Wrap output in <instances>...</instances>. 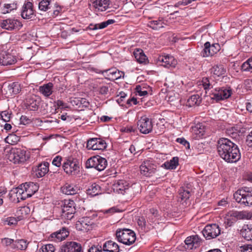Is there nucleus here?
Segmentation results:
<instances>
[{
    "mask_svg": "<svg viewBox=\"0 0 252 252\" xmlns=\"http://www.w3.org/2000/svg\"><path fill=\"white\" fill-rule=\"evenodd\" d=\"M217 150L220 156L225 161L236 162L241 158L238 146L227 138H220L217 142Z\"/></svg>",
    "mask_w": 252,
    "mask_h": 252,
    "instance_id": "1",
    "label": "nucleus"
},
{
    "mask_svg": "<svg viewBox=\"0 0 252 252\" xmlns=\"http://www.w3.org/2000/svg\"><path fill=\"white\" fill-rule=\"evenodd\" d=\"M212 88V84L210 83L208 78H206V100L211 103L227 99L232 94V90L230 87H228V88H223L218 91L215 89L214 92L211 91L212 94L209 93V94H208L207 90Z\"/></svg>",
    "mask_w": 252,
    "mask_h": 252,
    "instance_id": "2",
    "label": "nucleus"
},
{
    "mask_svg": "<svg viewBox=\"0 0 252 252\" xmlns=\"http://www.w3.org/2000/svg\"><path fill=\"white\" fill-rule=\"evenodd\" d=\"M237 202L244 206H252V189L248 188L237 190L233 194Z\"/></svg>",
    "mask_w": 252,
    "mask_h": 252,
    "instance_id": "3",
    "label": "nucleus"
},
{
    "mask_svg": "<svg viewBox=\"0 0 252 252\" xmlns=\"http://www.w3.org/2000/svg\"><path fill=\"white\" fill-rule=\"evenodd\" d=\"M119 242L126 245H130L135 242L136 235L134 232L127 228H119L116 233Z\"/></svg>",
    "mask_w": 252,
    "mask_h": 252,
    "instance_id": "4",
    "label": "nucleus"
},
{
    "mask_svg": "<svg viewBox=\"0 0 252 252\" xmlns=\"http://www.w3.org/2000/svg\"><path fill=\"white\" fill-rule=\"evenodd\" d=\"M64 172L71 175H76L80 172L79 162L72 157L65 159L63 165Z\"/></svg>",
    "mask_w": 252,
    "mask_h": 252,
    "instance_id": "5",
    "label": "nucleus"
},
{
    "mask_svg": "<svg viewBox=\"0 0 252 252\" xmlns=\"http://www.w3.org/2000/svg\"><path fill=\"white\" fill-rule=\"evenodd\" d=\"M107 165V160L99 156H94L89 158L86 162L87 168H94L99 171L104 170Z\"/></svg>",
    "mask_w": 252,
    "mask_h": 252,
    "instance_id": "6",
    "label": "nucleus"
},
{
    "mask_svg": "<svg viewBox=\"0 0 252 252\" xmlns=\"http://www.w3.org/2000/svg\"><path fill=\"white\" fill-rule=\"evenodd\" d=\"M75 212V203L73 200H65L62 206V217L70 220Z\"/></svg>",
    "mask_w": 252,
    "mask_h": 252,
    "instance_id": "7",
    "label": "nucleus"
},
{
    "mask_svg": "<svg viewBox=\"0 0 252 252\" xmlns=\"http://www.w3.org/2000/svg\"><path fill=\"white\" fill-rule=\"evenodd\" d=\"M201 242V239L197 235L188 237L184 241V246H180V250L183 251V248L186 250H191L198 247Z\"/></svg>",
    "mask_w": 252,
    "mask_h": 252,
    "instance_id": "8",
    "label": "nucleus"
},
{
    "mask_svg": "<svg viewBox=\"0 0 252 252\" xmlns=\"http://www.w3.org/2000/svg\"><path fill=\"white\" fill-rule=\"evenodd\" d=\"M28 156L26 155V152L21 149L12 150L9 155V158L14 163L23 162L27 160Z\"/></svg>",
    "mask_w": 252,
    "mask_h": 252,
    "instance_id": "9",
    "label": "nucleus"
},
{
    "mask_svg": "<svg viewBox=\"0 0 252 252\" xmlns=\"http://www.w3.org/2000/svg\"><path fill=\"white\" fill-rule=\"evenodd\" d=\"M137 126L139 131L143 134L149 133L153 129L151 120L146 116L141 117L137 122Z\"/></svg>",
    "mask_w": 252,
    "mask_h": 252,
    "instance_id": "10",
    "label": "nucleus"
},
{
    "mask_svg": "<svg viewBox=\"0 0 252 252\" xmlns=\"http://www.w3.org/2000/svg\"><path fill=\"white\" fill-rule=\"evenodd\" d=\"M86 147L88 150H103L106 148L107 144L103 140L93 138L88 140Z\"/></svg>",
    "mask_w": 252,
    "mask_h": 252,
    "instance_id": "11",
    "label": "nucleus"
},
{
    "mask_svg": "<svg viewBox=\"0 0 252 252\" xmlns=\"http://www.w3.org/2000/svg\"><path fill=\"white\" fill-rule=\"evenodd\" d=\"M140 169L142 174L146 176H150L155 173L156 165L150 160H145L140 165Z\"/></svg>",
    "mask_w": 252,
    "mask_h": 252,
    "instance_id": "12",
    "label": "nucleus"
},
{
    "mask_svg": "<svg viewBox=\"0 0 252 252\" xmlns=\"http://www.w3.org/2000/svg\"><path fill=\"white\" fill-rule=\"evenodd\" d=\"M40 102L41 98L40 97L35 95H32L26 99V105L27 108L29 110L36 111L38 109Z\"/></svg>",
    "mask_w": 252,
    "mask_h": 252,
    "instance_id": "13",
    "label": "nucleus"
},
{
    "mask_svg": "<svg viewBox=\"0 0 252 252\" xmlns=\"http://www.w3.org/2000/svg\"><path fill=\"white\" fill-rule=\"evenodd\" d=\"M59 252H83V250L80 244L71 241L63 245Z\"/></svg>",
    "mask_w": 252,
    "mask_h": 252,
    "instance_id": "14",
    "label": "nucleus"
},
{
    "mask_svg": "<svg viewBox=\"0 0 252 252\" xmlns=\"http://www.w3.org/2000/svg\"><path fill=\"white\" fill-rule=\"evenodd\" d=\"M22 26L21 22L13 19L4 20L1 23L2 28L9 31H11L15 29H19Z\"/></svg>",
    "mask_w": 252,
    "mask_h": 252,
    "instance_id": "15",
    "label": "nucleus"
},
{
    "mask_svg": "<svg viewBox=\"0 0 252 252\" xmlns=\"http://www.w3.org/2000/svg\"><path fill=\"white\" fill-rule=\"evenodd\" d=\"M220 234V229L216 223L206 224V239H210L216 238Z\"/></svg>",
    "mask_w": 252,
    "mask_h": 252,
    "instance_id": "16",
    "label": "nucleus"
},
{
    "mask_svg": "<svg viewBox=\"0 0 252 252\" xmlns=\"http://www.w3.org/2000/svg\"><path fill=\"white\" fill-rule=\"evenodd\" d=\"M190 184H187L186 186H183L180 188L179 190V199H181V202L182 203L186 202L187 201L191 195L192 189L190 188Z\"/></svg>",
    "mask_w": 252,
    "mask_h": 252,
    "instance_id": "17",
    "label": "nucleus"
},
{
    "mask_svg": "<svg viewBox=\"0 0 252 252\" xmlns=\"http://www.w3.org/2000/svg\"><path fill=\"white\" fill-rule=\"evenodd\" d=\"M17 62L15 56L6 52L0 54V64L2 65H9L14 64Z\"/></svg>",
    "mask_w": 252,
    "mask_h": 252,
    "instance_id": "18",
    "label": "nucleus"
},
{
    "mask_svg": "<svg viewBox=\"0 0 252 252\" xmlns=\"http://www.w3.org/2000/svg\"><path fill=\"white\" fill-rule=\"evenodd\" d=\"M21 16L23 19H30L34 15L33 4L30 1L25 2L21 11Z\"/></svg>",
    "mask_w": 252,
    "mask_h": 252,
    "instance_id": "19",
    "label": "nucleus"
},
{
    "mask_svg": "<svg viewBox=\"0 0 252 252\" xmlns=\"http://www.w3.org/2000/svg\"><path fill=\"white\" fill-rule=\"evenodd\" d=\"M158 61L162 63V65L166 68L175 67L177 63V61L174 57L169 55L160 56L158 58Z\"/></svg>",
    "mask_w": 252,
    "mask_h": 252,
    "instance_id": "20",
    "label": "nucleus"
},
{
    "mask_svg": "<svg viewBox=\"0 0 252 252\" xmlns=\"http://www.w3.org/2000/svg\"><path fill=\"white\" fill-rule=\"evenodd\" d=\"M92 6L99 11H105L109 7V0H91Z\"/></svg>",
    "mask_w": 252,
    "mask_h": 252,
    "instance_id": "21",
    "label": "nucleus"
},
{
    "mask_svg": "<svg viewBox=\"0 0 252 252\" xmlns=\"http://www.w3.org/2000/svg\"><path fill=\"white\" fill-rule=\"evenodd\" d=\"M3 90L10 95L16 94L21 91L20 84L18 82H13L4 88Z\"/></svg>",
    "mask_w": 252,
    "mask_h": 252,
    "instance_id": "22",
    "label": "nucleus"
},
{
    "mask_svg": "<svg viewBox=\"0 0 252 252\" xmlns=\"http://www.w3.org/2000/svg\"><path fill=\"white\" fill-rule=\"evenodd\" d=\"M49 163L47 162H44L39 164L35 168L34 172L35 175L38 178H41L45 176V175L49 171Z\"/></svg>",
    "mask_w": 252,
    "mask_h": 252,
    "instance_id": "23",
    "label": "nucleus"
},
{
    "mask_svg": "<svg viewBox=\"0 0 252 252\" xmlns=\"http://www.w3.org/2000/svg\"><path fill=\"white\" fill-rule=\"evenodd\" d=\"M63 193L67 195H74L78 193V188L73 184L66 183L61 188Z\"/></svg>",
    "mask_w": 252,
    "mask_h": 252,
    "instance_id": "24",
    "label": "nucleus"
},
{
    "mask_svg": "<svg viewBox=\"0 0 252 252\" xmlns=\"http://www.w3.org/2000/svg\"><path fill=\"white\" fill-rule=\"evenodd\" d=\"M205 134V126L201 123H198L193 127L194 138L196 140L202 139Z\"/></svg>",
    "mask_w": 252,
    "mask_h": 252,
    "instance_id": "25",
    "label": "nucleus"
},
{
    "mask_svg": "<svg viewBox=\"0 0 252 252\" xmlns=\"http://www.w3.org/2000/svg\"><path fill=\"white\" fill-rule=\"evenodd\" d=\"M230 216L239 220H250L252 218V212L248 211H234Z\"/></svg>",
    "mask_w": 252,
    "mask_h": 252,
    "instance_id": "26",
    "label": "nucleus"
},
{
    "mask_svg": "<svg viewBox=\"0 0 252 252\" xmlns=\"http://www.w3.org/2000/svg\"><path fill=\"white\" fill-rule=\"evenodd\" d=\"M103 250L104 252H119V246L118 245L111 241L106 242L103 246Z\"/></svg>",
    "mask_w": 252,
    "mask_h": 252,
    "instance_id": "27",
    "label": "nucleus"
},
{
    "mask_svg": "<svg viewBox=\"0 0 252 252\" xmlns=\"http://www.w3.org/2000/svg\"><path fill=\"white\" fill-rule=\"evenodd\" d=\"M133 54L136 60L139 63H146L148 62V58L142 49L139 48L135 49Z\"/></svg>",
    "mask_w": 252,
    "mask_h": 252,
    "instance_id": "28",
    "label": "nucleus"
},
{
    "mask_svg": "<svg viewBox=\"0 0 252 252\" xmlns=\"http://www.w3.org/2000/svg\"><path fill=\"white\" fill-rule=\"evenodd\" d=\"M220 45L219 44H212L206 42V56H213L219 51Z\"/></svg>",
    "mask_w": 252,
    "mask_h": 252,
    "instance_id": "29",
    "label": "nucleus"
},
{
    "mask_svg": "<svg viewBox=\"0 0 252 252\" xmlns=\"http://www.w3.org/2000/svg\"><path fill=\"white\" fill-rule=\"evenodd\" d=\"M252 224H245L240 230V235L247 240H251Z\"/></svg>",
    "mask_w": 252,
    "mask_h": 252,
    "instance_id": "30",
    "label": "nucleus"
},
{
    "mask_svg": "<svg viewBox=\"0 0 252 252\" xmlns=\"http://www.w3.org/2000/svg\"><path fill=\"white\" fill-rule=\"evenodd\" d=\"M53 84L52 83H48L39 87V91L44 96L48 97L53 93Z\"/></svg>",
    "mask_w": 252,
    "mask_h": 252,
    "instance_id": "31",
    "label": "nucleus"
},
{
    "mask_svg": "<svg viewBox=\"0 0 252 252\" xmlns=\"http://www.w3.org/2000/svg\"><path fill=\"white\" fill-rule=\"evenodd\" d=\"M115 22V21L113 19H109L106 21H104L101 23L97 24H90L88 29L91 30H95L97 29H102L107 27L108 25L112 24Z\"/></svg>",
    "mask_w": 252,
    "mask_h": 252,
    "instance_id": "32",
    "label": "nucleus"
},
{
    "mask_svg": "<svg viewBox=\"0 0 252 252\" xmlns=\"http://www.w3.org/2000/svg\"><path fill=\"white\" fill-rule=\"evenodd\" d=\"M108 72V75L111 77L112 80H118L122 77H124L125 73L124 72L119 71L116 68H111L104 71Z\"/></svg>",
    "mask_w": 252,
    "mask_h": 252,
    "instance_id": "33",
    "label": "nucleus"
},
{
    "mask_svg": "<svg viewBox=\"0 0 252 252\" xmlns=\"http://www.w3.org/2000/svg\"><path fill=\"white\" fill-rule=\"evenodd\" d=\"M116 190L119 191V193H121L123 194L126 191V190L128 189V184L125 180H120L117 181L115 184Z\"/></svg>",
    "mask_w": 252,
    "mask_h": 252,
    "instance_id": "34",
    "label": "nucleus"
},
{
    "mask_svg": "<svg viewBox=\"0 0 252 252\" xmlns=\"http://www.w3.org/2000/svg\"><path fill=\"white\" fill-rule=\"evenodd\" d=\"M90 224L89 218H83L81 220L78 221L76 224V227L80 230H89V228L88 227Z\"/></svg>",
    "mask_w": 252,
    "mask_h": 252,
    "instance_id": "35",
    "label": "nucleus"
},
{
    "mask_svg": "<svg viewBox=\"0 0 252 252\" xmlns=\"http://www.w3.org/2000/svg\"><path fill=\"white\" fill-rule=\"evenodd\" d=\"M23 187L27 190L30 196H32L38 190V187L33 183H25L22 185Z\"/></svg>",
    "mask_w": 252,
    "mask_h": 252,
    "instance_id": "36",
    "label": "nucleus"
},
{
    "mask_svg": "<svg viewBox=\"0 0 252 252\" xmlns=\"http://www.w3.org/2000/svg\"><path fill=\"white\" fill-rule=\"evenodd\" d=\"M211 73L217 76H222L225 74L226 70L223 65L220 64L213 67L211 69Z\"/></svg>",
    "mask_w": 252,
    "mask_h": 252,
    "instance_id": "37",
    "label": "nucleus"
},
{
    "mask_svg": "<svg viewBox=\"0 0 252 252\" xmlns=\"http://www.w3.org/2000/svg\"><path fill=\"white\" fill-rule=\"evenodd\" d=\"M201 102V98L199 95L194 94L191 95L187 101V105L189 107H192L195 105H199Z\"/></svg>",
    "mask_w": 252,
    "mask_h": 252,
    "instance_id": "38",
    "label": "nucleus"
},
{
    "mask_svg": "<svg viewBox=\"0 0 252 252\" xmlns=\"http://www.w3.org/2000/svg\"><path fill=\"white\" fill-rule=\"evenodd\" d=\"M23 192V187L22 185L20 187L12 189L9 195L10 197L15 196L17 197V202H19L21 200L22 193Z\"/></svg>",
    "mask_w": 252,
    "mask_h": 252,
    "instance_id": "39",
    "label": "nucleus"
},
{
    "mask_svg": "<svg viewBox=\"0 0 252 252\" xmlns=\"http://www.w3.org/2000/svg\"><path fill=\"white\" fill-rule=\"evenodd\" d=\"M164 165L167 169H175L179 165V158L174 157L170 161L165 162Z\"/></svg>",
    "mask_w": 252,
    "mask_h": 252,
    "instance_id": "40",
    "label": "nucleus"
},
{
    "mask_svg": "<svg viewBox=\"0 0 252 252\" xmlns=\"http://www.w3.org/2000/svg\"><path fill=\"white\" fill-rule=\"evenodd\" d=\"M87 191L88 194L95 196L100 193V187L98 185L94 183L88 188Z\"/></svg>",
    "mask_w": 252,
    "mask_h": 252,
    "instance_id": "41",
    "label": "nucleus"
},
{
    "mask_svg": "<svg viewBox=\"0 0 252 252\" xmlns=\"http://www.w3.org/2000/svg\"><path fill=\"white\" fill-rule=\"evenodd\" d=\"M164 22L161 20H154L149 22L148 26L152 29L158 30L160 28L164 27Z\"/></svg>",
    "mask_w": 252,
    "mask_h": 252,
    "instance_id": "42",
    "label": "nucleus"
},
{
    "mask_svg": "<svg viewBox=\"0 0 252 252\" xmlns=\"http://www.w3.org/2000/svg\"><path fill=\"white\" fill-rule=\"evenodd\" d=\"M28 244L27 241L24 239H20L14 241L13 244V247L19 250H25L27 247Z\"/></svg>",
    "mask_w": 252,
    "mask_h": 252,
    "instance_id": "43",
    "label": "nucleus"
},
{
    "mask_svg": "<svg viewBox=\"0 0 252 252\" xmlns=\"http://www.w3.org/2000/svg\"><path fill=\"white\" fill-rule=\"evenodd\" d=\"M242 69L243 71L252 72V59H249L244 63L242 65Z\"/></svg>",
    "mask_w": 252,
    "mask_h": 252,
    "instance_id": "44",
    "label": "nucleus"
},
{
    "mask_svg": "<svg viewBox=\"0 0 252 252\" xmlns=\"http://www.w3.org/2000/svg\"><path fill=\"white\" fill-rule=\"evenodd\" d=\"M18 220L16 218L14 217H8L3 220L4 225H8L10 226L15 225L17 223Z\"/></svg>",
    "mask_w": 252,
    "mask_h": 252,
    "instance_id": "45",
    "label": "nucleus"
},
{
    "mask_svg": "<svg viewBox=\"0 0 252 252\" xmlns=\"http://www.w3.org/2000/svg\"><path fill=\"white\" fill-rule=\"evenodd\" d=\"M68 234V232L65 229L63 230L62 231H60L59 232L54 234V235H55V237H56L59 241H62L67 236Z\"/></svg>",
    "mask_w": 252,
    "mask_h": 252,
    "instance_id": "46",
    "label": "nucleus"
},
{
    "mask_svg": "<svg viewBox=\"0 0 252 252\" xmlns=\"http://www.w3.org/2000/svg\"><path fill=\"white\" fill-rule=\"evenodd\" d=\"M17 8V4L13 3L10 4H5L3 9L2 13L4 14L9 13L13 9Z\"/></svg>",
    "mask_w": 252,
    "mask_h": 252,
    "instance_id": "47",
    "label": "nucleus"
},
{
    "mask_svg": "<svg viewBox=\"0 0 252 252\" xmlns=\"http://www.w3.org/2000/svg\"><path fill=\"white\" fill-rule=\"evenodd\" d=\"M55 247L52 244H47L43 246L39 250L40 252H54Z\"/></svg>",
    "mask_w": 252,
    "mask_h": 252,
    "instance_id": "48",
    "label": "nucleus"
},
{
    "mask_svg": "<svg viewBox=\"0 0 252 252\" xmlns=\"http://www.w3.org/2000/svg\"><path fill=\"white\" fill-rule=\"evenodd\" d=\"M11 113L8 111H2L0 113V116L2 120L5 122H8L10 121L11 118Z\"/></svg>",
    "mask_w": 252,
    "mask_h": 252,
    "instance_id": "49",
    "label": "nucleus"
},
{
    "mask_svg": "<svg viewBox=\"0 0 252 252\" xmlns=\"http://www.w3.org/2000/svg\"><path fill=\"white\" fill-rule=\"evenodd\" d=\"M55 9L53 11V14L54 16H57L62 11L63 6L59 5L58 3H55L54 5Z\"/></svg>",
    "mask_w": 252,
    "mask_h": 252,
    "instance_id": "50",
    "label": "nucleus"
},
{
    "mask_svg": "<svg viewBox=\"0 0 252 252\" xmlns=\"http://www.w3.org/2000/svg\"><path fill=\"white\" fill-rule=\"evenodd\" d=\"M176 141L184 145L187 149H189V143L184 138H178Z\"/></svg>",
    "mask_w": 252,
    "mask_h": 252,
    "instance_id": "51",
    "label": "nucleus"
},
{
    "mask_svg": "<svg viewBox=\"0 0 252 252\" xmlns=\"http://www.w3.org/2000/svg\"><path fill=\"white\" fill-rule=\"evenodd\" d=\"M62 157L57 156H56L52 161V164L57 167H60L61 165Z\"/></svg>",
    "mask_w": 252,
    "mask_h": 252,
    "instance_id": "52",
    "label": "nucleus"
},
{
    "mask_svg": "<svg viewBox=\"0 0 252 252\" xmlns=\"http://www.w3.org/2000/svg\"><path fill=\"white\" fill-rule=\"evenodd\" d=\"M109 91L108 86H103L99 88V93L101 94L105 95L107 94Z\"/></svg>",
    "mask_w": 252,
    "mask_h": 252,
    "instance_id": "53",
    "label": "nucleus"
},
{
    "mask_svg": "<svg viewBox=\"0 0 252 252\" xmlns=\"http://www.w3.org/2000/svg\"><path fill=\"white\" fill-rule=\"evenodd\" d=\"M241 248L242 252H252V245H245Z\"/></svg>",
    "mask_w": 252,
    "mask_h": 252,
    "instance_id": "54",
    "label": "nucleus"
},
{
    "mask_svg": "<svg viewBox=\"0 0 252 252\" xmlns=\"http://www.w3.org/2000/svg\"><path fill=\"white\" fill-rule=\"evenodd\" d=\"M1 242L3 245L6 246H9L12 243H14V240L13 239L8 238H5L4 239H2Z\"/></svg>",
    "mask_w": 252,
    "mask_h": 252,
    "instance_id": "55",
    "label": "nucleus"
},
{
    "mask_svg": "<svg viewBox=\"0 0 252 252\" xmlns=\"http://www.w3.org/2000/svg\"><path fill=\"white\" fill-rule=\"evenodd\" d=\"M88 252H102L101 247L93 246L88 250Z\"/></svg>",
    "mask_w": 252,
    "mask_h": 252,
    "instance_id": "56",
    "label": "nucleus"
},
{
    "mask_svg": "<svg viewBox=\"0 0 252 252\" xmlns=\"http://www.w3.org/2000/svg\"><path fill=\"white\" fill-rule=\"evenodd\" d=\"M196 149L199 153H203L204 151V144L203 142H198L196 146Z\"/></svg>",
    "mask_w": 252,
    "mask_h": 252,
    "instance_id": "57",
    "label": "nucleus"
},
{
    "mask_svg": "<svg viewBox=\"0 0 252 252\" xmlns=\"http://www.w3.org/2000/svg\"><path fill=\"white\" fill-rule=\"evenodd\" d=\"M246 144L249 147H252V130L247 136Z\"/></svg>",
    "mask_w": 252,
    "mask_h": 252,
    "instance_id": "58",
    "label": "nucleus"
},
{
    "mask_svg": "<svg viewBox=\"0 0 252 252\" xmlns=\"http://www.w3.org/2000/svg\"><path fill=\"white\" fill-rule=\"evenodd\" d=\"M235 221V220H234L233 219L230 218H227L225 219L224 221V224H225V227H230L231 226L234 222Z\"/></svg>",
    "mask_w": 252,
    "mask_h": 252,
    "instance_id": "59",
    "label": "nucleus"
},
{
    "mask_svg": "<svg viewBox=\"0 0 252 252\" xmlns=\"http://www.w3.org/2000/svg\"><path fill=\"white\" fill-rule=\"evenodd\" d=\"M31 122V120L26 116H22L20 118V123L23 125H27Z\"/></svg>",
    "mask_w": 252,
    "mask_h": 252,
    "instance_id": "60",
    "label": "nucleus"
},
{
    "mask_svg": "<svg viewBox=\"0 0 252 252\" xmlns=\"http://www.w3.org/2000/svg\"><path fill=\"white\" fill-rule=\"evenodd\" d=\"M139 88H140V87H136L137 92L140 96H145L148 94V92L147 91L142 90L141 89L139 90Z\"/></svg>",
    "mask_w": 252,
    "mask_h": 252,
    "instance_id": "61",
    "label": "nucleus"
},
{
    "mask_svg": "<svg viewBox=\"0 0 252 252\" xmlns=\"http://www.w3.org/2000/svg\"><path fill=\"white\" fill-rule=\"evenodd\" d=\"M138 225L141 227L145 226L146 225V221L143 217L140 218L137 221Z\"/></svg>",
    "mask_w": 252,
    "mask_h": 252,
    "instance_id": "62",
    "label": "nucleus"
},
{
    "mask_svg": "<svg viewBox=\"0 0 252 252\" xmlns=\"http://www.w3.org/2000/svg\"><path fill=\"white\" fill-rule=\"evenodd\" d=\"M21 200H25L27 198L30 197V195L27 193V190L23 188V192L21 195Z\"/></svg>",
    "mask_w": 252,
    "mask_h": 252,
    "instance_id": "63",
    "label": "nucleus"
},
{
    "mask_svg": "<svg viewBox=\"0 0 252 252\" xmlns=\"http://www.w3.org/2000/svg\"><path fill=\"white\" fill-rule=\"evenodd\" d=\"M120 94V97L118 98L117 100V102L119 104L124 100V99L125 98V97L126 96V94L123 92L121 93Z\"/></svg>",
    "mask_w": 252,
    "mask_h": 252,
    "instance_id": "64",
    "label": "nucleus"
}]
</instances>
